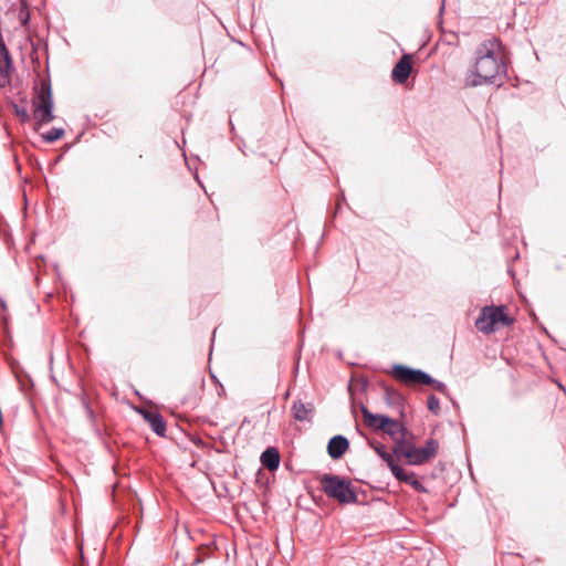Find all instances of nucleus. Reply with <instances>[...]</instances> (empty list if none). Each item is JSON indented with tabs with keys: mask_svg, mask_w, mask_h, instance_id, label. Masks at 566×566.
Segmentation results:
<instances>
[{
	"mask_svg": "<svg viewBox=\"0 0 566 566\" xmlns=\"http://www.w3.org/2000/svg\"><path fill=\"white\" fill-rule=\"evenodd\" d=\"M322 491L331 499L342 504H352L357 502V495L352 488V482L336 474H323L319 478Z\"/></svg>",
	"mask_w": 566,
	"mask_h": 566,
	"instance_id": "f03ea898",
	"label": "nucleus"
},
{
	"mask_svg": "<svg viewBox=\"0 0 566 566\" xmlns=\"http://www.w3.org/2000/svg\"><path fill=\"white\" fill-rule=\"evenodd\" d=\"M427 407L431 412H433L434 415H438L440 411L439 399L434 395H430L427 400Z\"/></svg>",
	"mask_w": 566,
	"mask_h": 566,
	"instance_id": "6ab92c4d",
	"label": "nucleus"
},
{
	"mask_svg": "<svg viewBox=\"0 0 566 566\" xmlns=\"http://www.w3.org/2000/svg\"><path fill=\"white\" fill-rule=\"evenodd\" d=\"M14 71L13 61L10 51L0 52V88H4L11 83V74Z\"/></svg>",
	"mask_w": 566,
	"mask_h": 566,
	"instance_id": "6e6552de",
	"label": "nucleus"
},
{
	"mask_svg": "<svg viewBox=\"0 0 566 566\" xmlns=\"http://www.w3.org/2000/svg\"><path fill=\"white\" fill-rule=\"evenodd\" d=\"M14 113L22 123H27L31 118L29 112L24 107L15 106Z\"/></svg>",
	"mask_w": 566,
	"mask_h": 566,
	"instance_id": "aec40b11",
	"label": "nucleus"
},
{
	"mask_svg": "<svg viewBox=\"0 0 566 566\" xmlns=\"http://www.w3.org/2000/svg\"><path fill=\"white\" fill-rule=\"evenodd\" d=\"M260 460L264 468L275 471L280 465L281 457L276 448L270 447L262 452Z\"/></svg>",
	"mask_w": 566,
	"mask_h": 566,
	"instance_id": "2eb2a0df",
	"label": "nucleus"
},
{
	"mask_svg": "<svg viewBox=\"0 0 566 566\" xmlns=\"http://www.w3.org/2000/svg\"><path fill=\"white\" fill-rule=\"evenodd\" d=\"M411 70V57L408 54H403L397 62V64L394 66L391 77L396 83L402 84L408 80Z\"/></svg>",
	"mask_w": 566,
	"mask_h": 566,
	"instance_id": "1a4fd4ad",
	"label": "nucleus"
},
{
	"mask_svg": "<svg viewBox=\"0 0 566 566\" xmlns=\"http://www.w3.org/2000/svg\"><path fill=\"white\" fill-rule=\"evenodd\" d=\"M428 386H432L437 391L442 395H447L448 388L444 382L433 379Z\"/></svg>",
	"mask_w": 566,
	"mask_h": 566,
	"instance_id": "412c9836",
	"label": "nucleus"
},
{
	"mask_svg": "<svg viewBox=\"0 0 566 566\" xmlns=\"http://www.w3.org/2000/svg\"><path fill=\"white\" fill-rule=\"evenodd\" d=\"M349 447L348 440L344 436H334L327 444L328 455L334 459H340Z\"/></svg>",
	"mask_w": 566,
	"mask_h": 566,
	"instance_id": "9b49d317",
	"label": "nucleus"
},
{
	"mask_svg": "<svg viewBox=\"0 0 566 566\" xmlns=\"http://www.w3.org/2000/svg\"><path fill=\"white\" fill-rule=\"evenodd\" d=\"M361 415L365 424L375 431H381L390 422L389 416L373 413L365 406L361 407Z\"/></svg>",
	"mask_w": 566,
	"mask_h": 566,
	"instance_id": "9d476101",
	"label": "nucleus"
},
{
	"mask_svg": "<svg viewBox=\"0 0 566 566\" xmlns=\"http://www.w3.org/2000/svg\"><path fill=\"white\" fill-rule=\"evenodd\" d=\"M369 446L375 450V452L386 462L387 467L392 470L395 465H397L396 461L394 460L392 455L386 451V448L384 444L379 442H369Z\"/></svg>",
	"mask_w": 566,
	"mask_h": 566,
	"instance_id": "dca6fc26",
	"label": "nucleus"
},
{
	"mask_svg": "<svg viewBox=\"0 0 566 566\" xmlns=\"http://www.w3.org/2000/svg\"><path fill=\"white\" fill-rule=\"evenodd\" d=\"M0 305H1L2 308H6V303H4L3 300H0Z\"/></svg>",
	"mask_w": 566,
	"mask_h": 566,
	"instance_id": "5701e85b",
	"label": "nucleus"
},
{
	"mask_svg": "<svg viewBox=\"0 0 566 566\" xmlns=\"http://www.w3.org/2000/svg\"><path fill=\"white\" fill-rule=\"evenodd\" d=\"M392 475L401 483L409 484L418 493H427V488L418 480L412 471H406L399 464L395 465L391 470Z\"/></svg>",
	"mask_w": 566,
	"mask_h": 566,
	"instance_id": "0eeeda50",
	"label": "nucleus"
},
{
	"mask_svg": "<svg viewBox=\"0 0 566 566\" xmlns=\"http://www.w3.org/2000/svg\"><path fill=\"white\" fill-rule=\"evenodd\" d=\"M292 416L296 421H311L314 413V406L311 402L295 400L292 405Z\"/></svg>",
	"mask_w": 566,
	"mask_h": 566,
	"instance_id": "f8f14e48",
	"label": "nucleus"
},
{
	"mask_svg": "<svg viewBox=\"0 0 566 566\" xmlns=\"http://www.w3.org/2000/svg\"><path fill=\"white\" fill-rule=\"evenodd\" d=\"M395 377L401 382L413 385H429L433 378L421 369H413L403 365H395L392 368Z\"/></svg>",
	"mask_w": 566,
	"mask_h": 566,
	"instance_id": "423d86ee",
	"label": "nucleus"
},
{
	"mask_svg": "<svg viewBox=\"0 0 566 566\" xmlns=\"http://www.w3.org/2000/svg\"><path fill=\"white\" fill-rule=\"evenodd\" d=\"M64 133L65 132H64L63 128H55L54 127L51 130H49L48 133L43 134L42 138L46 143H54L57 139H60L64 135Z\"/></svg>",
	"mask_w": 566,
	"mask_h": 566,
	"instance_id": "a211bd4d",
	"label": "nucleus"
},
{
	"mask_svg": "<svg viewBox=\"0 0 566 566\" xmlns=\"http://www.w3.org/2000/svg\"><path fill=\"white\" fill-rule=\"evenodd\" d=\"M85 408H86V412H87L88 417L91 419H93L94 418V411L87 405H85Z\"/></svg>",
	"mask_w": 566,
	"mask_h": 566,
	"instance_id": "4be33fe9",
	"label": "nucleus"
},
{
	"mask_svg": "<svg viewBox=\"0 0 566 566\" xmlns=\"http://www.w3.org/2000/svg\"><path fill=\"white\" fill-rule=\"evenodd\" d=\"M144 419L149 423L151 430L159 437H164L166 433V421L164 417L154 411L143 410L140 411Z\"/></svg>",
	"mask_w": 566,
	"mask_h": 566,
	"instance_id": "ddd939ff",
	"label": "nucleus"
},
{
	"mask_svg": "<svg viewBox=\"0 0 566 566\" xmlns=\"http://www.w3.org/2000/svg\"><path fill=\"white\" fill-rule=\"evenodd\" d=\"M385 399L390 406H400L402 403V396L389 387H385Z\"/></svg>",
	"mask_w": 566,
	"mask_h": 566,
	"instance_id": "f3484780",
	"label": "nucleus"
},
{
	"mask_svg": "<svg viewBox=\"0 0 566 566\" xmlns=\"http://www.w3.org/2000/svg\"><path fill=\"white\" fill-rule=\"evenodd\" d=\"M439 449V443L434 439H429L422 448L406 446L405 443L395 444L392 453L396 457H405L409 465H421L434 458Z\"/></svg>",
	"mask_w": 566,
	"mask_h": 566,
	"instance_id": "7ed1b4c3",
	"label": "nucleus"
},
{
	"mask_svg": "<svg viewBox=\"0 0 566 566\" xmlns=\"http://www.w3.org/2000/svg\"><path fill=\"white\" fill-rule=\"evenodd\" d=\"M496 39L484 40L474 51V62L464 75L465 87L494 84L496 78L505 75V65L496 54Z\"/></svg>",
	"mask_w": 566,
	"mask_h": 566,
	"instance_id": "f257e3e1",
	"label": "nucleus"
},
{
	"mask_svg": "<svg viewBox=\"0 0 566 566\" xmlns=\"http://www.w3.org/2000/svg\"><path fill=\"white\" fill-rule=\"evenodd\" d=\"M34 119L39 126L46 125L54 119L51 83L42 81L41 90L34 101Z\"/></svg>",
	"mask_w": 566,
	"mask_h": 566,
	"instance_id": "39448f33",
	"label": "nucleus"
},
{
	"mask_svg": "<svg viewBox=\"0 0 566 566\" xmlns=\"http://www.w3.org/2000/svg\"><path fill=\"white\" fill-rule=\"evenodd\" d=\"M506 307L503 305L482 307L479 317L475 321V327L483 334L494 333L499 326H510L513 319L505 313Z\"/></svg>",
	"mask_w": 566,
	"mask_h": 566,
	"instance_id": "20e7f679",
	"label": "nucleus"
},
{
	"mask_svg": "<svg viewBox=\"0 0 566 566\" xmlns=\"http://www.w3.org/2000/svg\"><path fill=\"white\" fill-rule=\"evenodd\" d=\"M381 431L388 434L396 442V444L403 443V439L407 434V429L405 426L392 418H390V422H388V424H386L385 429Z\"/></svg>",
	"mask_w": 566,
	"mask_h": 566,
	"instance_id": "4468645a",
	"label": "nucleus"
}]
</instances>
